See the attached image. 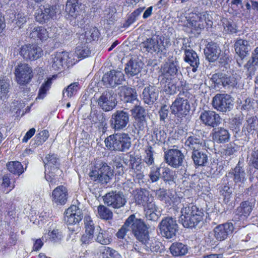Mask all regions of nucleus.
<instances>
[{
  "label": "nucleus",
  "instance_id": "ea45409f",
  "mask_svg": "<svg viewBox=\"0 0 258 258\" xmlns=\"http://www.w3.org/2000/svg\"><path fill=\"white\" fill-rule=\"evenodd\" d=\"M142 63L136 59H131L126 64L124 71L128 76H134L138 75L142 68Z\"/></svg>",
  "mask_w": 258,
  "mask_h": 258
},
{
  "label": "nucleus",
  "instance_id": "393cba45",
  "mask_svg": "<svg viewBox=\"0 0 258 258\" xmlns=\"http://www.w3.org/2000/svg\"><path fill=\"white\" fill-rule=\"evenodd\" d=\"M234 47L236 54L238 55L237 61L240 66L242 60L249 54L250 50V45L249 42L242 39H237L234 44Z\"/></svg>",
  "mask_w": 258,
  "mask_h": 258
},
{
  "label": "nucleus",
  "instance_id": "4d7b16f0",
  "mask_svg": "<svg viewBox=\"0 0 258 258\" xmlns=\"http://www.w3.org/2000/svg\"><path fill=\"white\" fill-rule=\"evenodd\" d=\"M10 80L8 79L4 78L0 80V99H2L5 97L10 88Z\"/></svg>",
  "mask_w": 258,
  "mask_h": 258
},
{
  "label": "nucleus",
  "instance_id": "6e6d98bb",
  "mask_svg": "<svg viewBox=\"0 0 258 258\" xmlns=\"http://www.w3.org/2000/svg\"><path fill=\"white\" fill-rule=\"evenodd\" d=\"M98 213L99 217L104 220L111 219L113 216L111 211L103 205L98 206Z\"/></svg>",
  "mask_w": 258,
  "mask_h": 258
},
{
  "label": "nucleus",
  "instance_id": "2eb2a0df",
  "mask_svg": "<svg viewBox=\"0 0 258 258\" xmlns=\"http://www.w3.org/2000/svg\"><path fill=\"white\" fill-rule=\"evenodd\" d=\"M116 96L112 90L104 91L97 99L98 106L105 112L113 110L117 105Z\"/></svg>",
  "mask_w": 258,
  "mask_h": 258
},
{
  "label": "nucleus",
  "instance_id": "a18cd8bd",
  "mask_svg": "<svg viewBox=\"0 0 258 258\" xmlns=\"http://www.w3.org/2000/svg\"><path fill=\"white\" fill-rule=\"evenodd\" d=\"M91 51L89 47L88 43L81 42L76 47L75 55L79 58L83 59L90 56Z\"/></svg>",
  "mask_w": 258,
  "mask_h": 258
},
{
  "label": "nucleus",
  "instance_id": "49530a36",
  "mask_svg": "<svg viewBox=\"0 0 258 258\" xmlns=\"http://www.w3.org/2000/svg\"><path fill=\"white\" fill-rule=\"evenodd\" d=\"M100 33L96 27H91L85 31L84 34L80 36V39H85L87 43L95 40L99 37Z\"/></svg>",
  "mask_w": 258,
  "mask_h": 258
},
{
  "label": "nucleus",
  "instance_id": "a211bd4d",
  "mask_svg": "<svg viewBox=\"0 0 258 258\" xmlns=\"http://www.w3.org/2000/svg\"><path fill=\"white\" fill-rule=\"evenodd\" d=\"M20 54L26 61L35 60L43 55L42 48L36 44H27L21 46Z\"/></svg>",
  "mask_w": 258,
  "mask_h": 258
},
{
  "label": "nucleus",
  "instance_id": "c03bdc74",
  "mask_svg": "<svg viewBox=\"0 0 258 258\" xmlns=\"http://www.w3.org/2000/svg\"><path fill=\"white\" fill-rule=\"evenodd\" d=\"M30 37L35 40L40 39L41 41H44L49 37V36L46 29L41 26H38L32 29Z\"/></svg>",
  "mask_w": 258,
  "mask_h": 258
},
{
  "label": "nucleus",
  "instance_id": "13d9d810",
  "mask_svg": "<svg viewBox=\"0 0 258 258\" xmlns=\"http://www.w3.org/2000/svg\"><path fill=\"white\" fill-rule=\"evenodd\" d=\"M155 194L157 198L160 201H166L167 198H169L172 201V200L171 198H173L174 200H179V198L176 196L174 198V196H172V194L168 195L166 189L164 188H160L159 189L156 190Z\"/></svg>",
  "mask_w": 258,
  "mask_h": 258
},
{
  "label": "nucleus",
  "instance_id": "412c9836",
  "mask_svg": "<svg viewBox=\"0 0 258 258\" xmlns=\"http://www.w3.org/2000/svg\"><path fill=\"white\" fill-rule=\"evenodd\" d=\"M211 80L214 84L215 87L218 88H220L221 86L225 88L234 87L237 84V81L235 77L222 73L213 74Z\"/></svg>",
  "mask_w": 258,
  "mask_h": 258
},
{
  "label": "nucleus",
  "instance_id": "de8ad7c7",
  "mask_svg": "<svg viewBox=\"0 0 258 258\" xmlns=\"http://www.w3.org/2000/svg\"><path fill=\"white\" fill-rule=\"evenodd\" d=\"M49 137V133L47 130H43L39 133L35 138L31 141L32 146L36 147L41 145L45 142Z\"/></svg>",
  "mask_w": 258,
  "mask_h": 258
},
{
  "label": "nucleus",
  "instance_id": "dca6fc26",
  "mask_svg": "<svg viewBox=\"0 0 258 258\" xmlns=\"http://www.w3.org/2000/svg\"><path fill=\"white\" fill-rule=\"evenodd\" d=\"M130 114L124 110H117L110 118L111 127L114 131H120L125 128L129 123Z\"/></svg>",
  "mask_w": 258,
  "mask_h": 258
},
{
  "label": "nucleus",
  "instance_id": "f3484780",
  "mask_svg": "<svg viewBox=\"0 0 258 258\" xmlns=\"http://www.w3.org/2000/svg\"><path fill=\"white\" fill-rule=\"evenodd\" d=\"M15 75L17 82L20 85L28 84L33 77L32 68L27 63H20L16 68Z\"/></svg>",
  "mask_w": 258,
  "mask_h": 258
},
{
  "label": "nucleus",
  "instance_id": "37998d69",
  "mask_svg": "<svg viewBox=\"0 0 258 258\" xmlns=\"http://www.w3.org/2000/svg\"><path fill=\"white\" fill-rule=\"evenodd\" d=\"M169 249L171 254L174 256H182L188 252L187 246L180 242L173 243Z\"/></svg>",
  "mask_w": 258,
  "mask_h": 258
},
{
  "label": "nucleus",
  "instance_id": "e2e57ef3",
  "mask_svg": "<svg viewBox=\"0 0 258 258\" xmlns=\"http://www.w3.org/2000/svg\"><path fill=\"white\" fill-rule=\"evenodd\" d=\"M103 258H120V255L115 250L109 247H104L102 251Z\"/></svg>",
  "mask_w": 258,
  "mask_h": 258
},
{
  "label": "nucleus",
  "instance_id": "7ed1b4c3",
  "mask_svg": "<svg viewBox=\"0 0 258 258\" xmlns=\"http://www.w3.org/2000/svg\"><path fill=\"white\" fill-rule=\"evenodd\" d=\"M169 44L168 38L163 36L154 35L143 42L141 44V47L145 51L161 58L166 56L167 48Z\"/></svg>",
  "mask_w": 258,
  "mask_h": 258
},
{
  "label": "nucleus",
  "instance_id": "aec40b11",
  "mask_svg": "<svg viewBox=\"0 0 258 258\" xmlns=\"http://www.w3.org/2000/svg\"><path fill=\"white\" fill-rule=\"evenodd\" d=\"M164 158L169 166L177 168L182 165L185 157L180 150L170 149L164 151Z\"/></svg>",
  "mask_w": 258,
  "mask_h": 258
},
{
  "label": "nucleus",
  "instance_id": "f03ea898",
  "mask_svg": "<svg viewBox=\"0 0 258 258\" xmlns=\"http://www.w3.org/2000/svg\"><path fill=\"white\" fill-rule=\"evenodd\" d=\"M203 216L202 209L189 204L181 208L180 221L184 227L195 228L203 223Z\"/></svg>",
  "mask_w": 258,
  "mask_h": 258
},
{
  "label": "nucleus",
  "instance_id": "58836bf2",
  "mask_svg": "<svg viewBox=\"0 0 258 258\" xmlns=\"http://www.w3.org/2000/svg\"><path fill=\"white\" fill-rule=\"evenodd\" d=\"M194 12L193 14L196 15L200 23L204 25L205 28L208 29L212 27L213 23V18L208 11L200 12L195 9Z\"/></svg>",
  "mask_w": 258,
  "mask_h": 258
},
{
  "label": "nucleus",
  "instance_id": "603ef678",
  "mask_svg": "<svg viewBox=\"0 0 258 258\" xmlns=\"http://www.w3.org/2000/svg\"><path fill=\"white\" fill-rule=\"evenodd\" d=\"M138 103H135L134 108L131 109L132 115L136 119L146 118L147 113L145 109L138 105Z\"/></svg>",
  "mask_w": 258,
  "mask_h": 258
},
{
  "label": "nucleus",
  "instance_id": "72a5a7b5",
  "mask_svg": "<svg viewBox=\"0 0 258 258\" xmlns=\"http://www.w3.org/2000/svg\"><path fill=\"white\" fill-rule=\"evenodd\" d=\"M211 135L213 141L217 144H224L228 142L230 137L229 131L222 127H215Z\"/></svg>",
  "mask_w": 258,
  "mask_h": 258
},
{
  "label": "nucleus",
  "instance_id": "338daca9",
  "mask_svg": "<svg viewBox=\"0 0 258 258\" xmlns=\"http://www.w3.org/2000/svg\"><path fill=\"white\" fill-rule=\"evenodd\" d=\"M146 155L143 159L144 161L148 165H151L154 162V158L153 157L154 151L151 146H149L145 150Z\"/></svg>",
  "mask_w": 258,
  "mask_h": 258
},
{
  "label": "nucleus",
  "instance_id": "e433bc0d",
  "mask_svg": "<svg viewBox=\"0 0 258 258\" xmlns=\"http://www.w3.org/2000/svg\"><path fill=\"white\" fill-rule=\"evenodd\" d=\"M258 128V118L255 115H247L246 122L244 124L242 131L246 135L253 134Z\"/></svg>",
  "mask_w": 258,
  "mask_h": 258
},
{
  "label": "nucleus",
  "instance_id": "9b49d317",
  "mask_svg": "<svg viewBox=\"0 0 258 258\" xmlns=\"http://www.w3.org/2000/svg\"><path fill=\"white\" fill-rule=\"evenodd\" d=\"M56 5L45 4L41 5L35 12V17L37 22L40 24L47 23L51 20L56 18V15L58 13Z\"/></svg>",
  "mask_w": 258,
  "mask_h": 258
},
{
  "label": "nucleus",
  "instance_id": "680f3d73",
  "mask_svg": "<svg viewBox=\"0 0 258 258\" xmlns=\"http://www.w3.org/2000/svg\"><path fill=\"white\" fill-rule=\"evenodd\" d=\"M161 167L153 166L150 170L149 177L152 182L158 181L161 178Z\"/></svg>",
  "mask_w": 258,
  "mask_h": 258
},
{
  "label": "nucleus",
  "instance_id": "052dcab7",
  "mask_svg": "<svg viewBox=\"0 0 258 258\" xmlns=\"http://www.w3.org/2000/svg\"><path fill=\"white\" fill-rule=\"evenodd\" d=\"M187 25V27L191 28L192 31H195L198 34H200L205 28L204 25L203 24H201L198 19L188 20Z\"/></svg>",
  "mask_w": 258,
  "mask_h": 258
},
{
  "label": "nucleus",
  "instance_id": "f704fd0d",
  "mask_svg": "<svg viewBox=\"0 0 258 258\" xmlns=\"http://www.w3.org/2000/svg\"><path fill=\"white\" fill-rule=\"evenodd\" d=\"M158 95V90L155 87L150 85L143 90L142 99L146 104L152 105L157 100Z\"/></svg>",
  "mask_w": 258,
  "mask_h": 258
},
{
  "label": "nucleus",
  "instance_id": "c9c22d12",
  "mask_svg": "<svg viewBox=\"0 0 258 258\" xmlns=\"http://www.w3.org/2000/svg\"><path fill=\"white\" fill-rule=\"evenodd\" d=\"M184 54V61L192 67V71L194 72H196L200 64V59L197 53L192 49H185Z\"/></svg>",
  "mask_w": 258,
  "mask_h": 258
},
{
  "label": "nucleus",
  "instance_id": "1a4fd4ad",
  "mask_svg": "<svg viewBox=\"0 0 258 258\" xmlns=\"http://www.w3.org/2000/svg\"><path fill=\"white\" fill-rule=\"evenodd\" d=\"M113 175L112 170L107 163L98 161L94 166V169L89 173L92 180L102 184H106Z\"/></svg>",
  "mask_w": 258,
  "mask_h": 258
},
{
  "label": "nucleus",
  "instance_id": "a878e982",
  "mask_svg": "<svg viewBox=\"0 0 258 258\" xmlns=\"http://www.w3.org/2000/svg\"><path fill=\"white\" fill-rule=\"evenodd\" d=\"M200 119L205 125L213 128L218 126L221 122L219 114L212 110H204L202 112Z\"/></svg>",
  "mask_w": 258,
  "mask_h": 258
},
{
  "label": "nucleus",
  "instance_id": "9d476101",
  "mask_svg": "<svg viewBox=\"0 0 258 258\" xmlns=\"http://www.w3.org/2000/svg\"><path fill=\"white\" fill-rule=\"evenodd\" d=\"M158 228L162 236L167 239L175 237L178 231V225L176 218L170 216L162 218Z\"/></svg>",
  "mask_w": 258,
  "mask_h": 258
},
{
  "label": "nucleus",
  "instance_id": "09e8293b",
  "mask_svg": "<svg viewBox=\"0 0 258 258\" xmlns=\"http://www.w3.org/2000/svg\"><path fill=\"white\" fill-rule=\"evenodd\" d=\"M7 167L11 173L15 175H20L24 171L23 165L19 161L9 162L7 164Z\"/></svg>",
  "mask_w": 258,
  "mask_h": 258
},
{
  "label": "nucleus",
  "instance_id": "423d86ee",
  "mask_svg": "<svg viewBox=\"0 0 258 258\" xmlns=\"http://www.w3.org/2000/svg\"><path fill=\"white\" fill-rule=\"evenodd\" d=\"M83 218V211L76 205H71L64 213V223L68 226L69 231L72 233L79 231V223Z\"/></svg>",
  "mask_w": 258,
  "mask_h": 258
},
{
  "label": "nucleus",
  "instance_id": "f8f14e48",
  "mask_svg": "<svg viewBox=\"0 0 258 258\" xmlns=\"http://www.w3.org/2000/svg\"><path fill=\"white\" fill-rule=\"evenodd\" d=\"M212 105L217 111L226 112L232 109L233 100L229 94H217L212 99Z\"/></svg>",
  "mask_w": 258,
  "mask_h": 258
},
{
  "label": "nucleus",
  "instance_id": "79ce46f5",
  "mask_svg": "<svg viewBox=\"0 0 258 258\" xmlns=\"http://www.w3.org/2000/svg\"><path fill=\"white\" fill-rule=\"evenodd\" d=\"M153 197L150 194L149 191L145 189L141 188L137 192L135 196V199L137 204L143 207L146 205L150 200H152Z\"/></svg>",
  "mask_w": 258,
  "mask_h": 258
},
{
  "label": "nucleus",
  "instance_id": "f257e3e1",
  "mask_svg": "<svg viewBox=\"0 0 258 258\" xmlns=\"http://www.w3.org/2000/svg\"><path fill=\"white\" fill-rule=\"evenodd\" d=\"M149 228L142 219L137 218L133 214L126 219L116 235L117 238L122 239L131 230L136 239L141 243L147 251L158 252L160 249L159 242L150 236Z\"/></svg>",
  "mask_w": 258,
  "mask_h": 258
},
{
  "label": "nucleus",
  "instance_id": "6ab92c4d",
  "mask_svg": "<svg viewBox=\"0 0 258 258\" xmlns=\"http://www.w3.org/2000/svg\"><path fill=\"white\" fill-rule=\"evenodd\" d=\"M105 204L115 209H118L124 206L126 200L122 192L112 191L107 193L103 197Z\"/></svg>",
  "mask_w": 258,
  "mask_h": 258
},
{
  "label": "nucleus",
  "instance_id": "2f4dec72",
  "mask_svg": "<svg viewBox=\"0 0 258 258\" xmlns=\"http://www.w3.org/2000/svg\"><path fill=\"white\" fill-rule=\"evenodd\" d=\"M69 58L68 52H57L51 55L50 59L51 68L54 71H60L64 63H66Z\"/></svg>",
  "mask_w": 258,
  "mask_h": 258
},
{
  "label": "nucleus",
  "instance_id": "c756f323",
  "mask_svg": "<svg viewBox=\"0 0 258 258\" xmlns=\"http://www.w3.org/2000/svg\"><path fill=\"white\" fill-rule=\"evenodd\" d=\"M129 162L130 172H132L133 176L139 180L142 179L144 175L143 172V165L141 160L133 155H130Z\"/></svg>",
  "mask_w": 258,
  "mask_h": 258
},
{
  "label": "nucleus",
  "instance_id": "bb28decb",
  "mask_svg": "<svg viewBox=\"0 0 258 258\" xmlns=\"http://www.w3.org/2000/svg\"><path fill=\"white\" fill-rule=\"evenodd\" d=\"M118 89L119 90L118 95L123 102L135 104L139 102L135 89L126 86H121Z\"/></svg>",
  "mask_w": 258,
  "mask_h": 258
},
{
  "label": "nucleus",
  "instance_id": "bf43d9fd",
  "mask_svg": "<svg viewBox=\"0 0 258 258\" xmlns=\"http://www.w3.org/2000/svg\"><path fill=\"white\" fill-rule=\"evenodd\" d=\"M80 89L79 82H74L69 85L63 92V96L64 97V93H67L68 97H71L76 94Z\"/></svg>",
  "mask_w": 258,
  "mask_h": 258
},
{
  "label": "nucleus",
  "instance_id": "20e7f679",
  "mask_svg": "<svg viewBox=\"0 0 258 258\" xmlns=\"http://www.w3.org/2000/svg\"><path fill=\"white\" fill-rule=\"evenodd\" d=\"M104 142L108 150L120 152L128 150L132 145L131 137L124 133L110 135L105 139Z\"/></svg>",
  "mask_w": 258,
  "mask_h": 258
},
{
  "label": "nucleus",
  "instance_id": "5701e85b",
  "mask_svg": "<svg viewBox=\"0 0 258 258\" xmlns=\"http://www.w3.org/2000/svg\"><path fill=\"white\" fill-rule=\"evenodd\" d=\"M84 8V6L82 5L81 0H67L66 11L77 21L83 18Z\"/></svg>",
  "mask_w": 258,
  "mask_h": 258
},
{
  "label": "nucleus",
  "instance_id": "69168bd1",
  "mask_svg": "<svg viewBox=\"0 0 258 258\" xmlns=\"http://www.w3.org/2000/svg\"><path fill=\"white\" fill-rule=\"evenodd\" d=\"M243 120L242 114H236L234 117L230 119V124L231 127L235 130H239V126L242 124Z\"/></svg>",
  "mask_w": 258,
  "mask_h": 258
},
{
  "label": "nucleus",
  "instance_id": "b1692460",
  "mask_svg": "<svg viewBox=\"0 0 258 258\" xmlns=\"http://www.w3.org/2000/svg\"><path fill=\"white\" fill-rule=\"evenodd\" d=\"M231 222H226L216 226L213 229L214 236L219 242L224 241L231 234L234 230Z\"/></svg>",
  "mask_w": 258,
  "mask_h": 258
},
{
  "label": "nucleus",
  "instance_id": "3c124183",
  "mask_svg": "<svg viewBox=\"0 0 258 258\" xmlns=\"http://www.w3.org/2000/svg\"><path fill=\"white\" fill-rule=\"evenodd\" d=\"M122 158L120 155L114 156L112 158L113 167L117 174L122 175L125 171L124 167L122 163Z\"/></svg>",
  "mask_w": 258,
  "mask_h": 258
},
{
  "label": "nucleus",
  "instance_id": "7c9ffc66",
  "mask_svg": "<svg viewBox=\"0 0 258 258\" xmlns=\"http://www.w3.org/2000/svg\"><path fill=\"white\" fill-rule=\"evenodd\" d=\"M68 195L66 187L63 185L58 186L52 192V201L56 205H64L67 202Z\"/></svg>",
  "mask_w": 258,
  "mask_h": 258
},
{
  "label": "nucleus",
  "instance_id": "473e14b6",
  "mask_svg": "<svg viewBox=\"0 0 258 258\" xmlns=\"http://www.w3.org/2000/svg\"><path fill=\"white\" fill-rule=\"evenodd\" d=\"M221 50L219 45L215 42H209L204 49L206 59L210 62H215L219 58Z\"/></svg>",
  "mask_w": 258,
  "mask_h": 258
},
{
  "label": "nucleus",
  "instance_id": "6e6552de",
  "mask_svg": "<svg viewBox=\"0 0 258 258\" xmlns=\"http://www.w3.org/2000/svg\"><path fill=\"white\" fill-rule=\"evenodd\" d=\"M179 70V61L176 57L169 56L161 69V74L159 77L161 83L173 80L178 76Z\"/></svg>",
  "mask_w": 258,
  "mask_h": 258
},
{
  "label": "nucleus",
  "instance_id": "ddd939ff",
  "mask_svg": "<svg viewBox=\"0 0 258 258\" xmlns=\"http://www.w3.org/2000/svg\"><path fill=\"white\" fill-rule=\"evenodd\" d=\"M225 176L228 178L229 177L232 178L235 185L238 186L239 191L243 192L247 178L245 171L244 168L241 166L240 162L234 168H232Z\"/></svg>",
  "mask_w": 258,
  "mask_h": 258
},
{
  "label": "nucleus",
  "instance_id": "4468645a",
  "mask_svg": "<svg viewBox=\"0 0 258 258\" xmlns=\"http://www.w3.org/2000/svg\"><path fill=\"white\" fill-rule=\"evenodd\" d=\"M255 203V200L253 198L242 202L235 212L233 220L235 222L244 221L252 212Z\"/></svg>",
  "mask_w": 258,
  "mask_h": 258
},
{
  "label": "nucleus",
  "instance_id": "cd10ccee",
  "mask_svg": "<svg viewBox=\"0 0 258 258\" xmlns=\"http://www.w3.org/2000/svg\"><path fill=\"white\" fill-rule=\"evenodd\" d=\"M217 186H219L218 189L220 195L223 197L224 202L226 204H228L231 201L233 189L228 177H223L221 183Z\"/></svg>",
  "mask_w": 258,
  "mask_h": 258
},
{
  "label": "nucleus",
  "instance_id": "39448f33",
  "mask_svg": "<svg viewBox=\"0 0 258 258\" xmlns=\"http://www.w3.org/2000/svg\"><path fill=\"white\" fill-rule=\"evenodd\" d=\"M45 164V178L49 182V185H54L57 182V174L61 172L59 169L60 160L54 154H48L43 160Z\"/></svg>",
  "mask_w": 258,
  "mask_h": 258
},
{
  "label": "nucleus",
  "instance_id": "0eeeda50",
  "mask_svg": "<svg viewBox=\"0 0 258 258\" xmlns=\"http://www.w3.org/2000/svg\"><path fill=\"white\" fill-rule=\"evenodd\" d=\"M187 95L190 94L187 91L180 92L170 106L171 113L177 118L182 119L189 113L190 105Z\"/></svg>",
  "mask_w": 258,
  "mask_h": 258
},
{
  "label": "nucleus",
  "instance_id": "a19ab883",
  "mask_svg": "<svg viewBox=\"0 0 258 258\" xmlns=\"http://www.w3.org/2000/svg\"><path fill=\"white\" fill-rule=\"evenodd\" d=\"M258 66V46L256 47L252 53L251 59L244 65V68L247 70L250 76L253 75Z\"/></svg>",
  "mask_w": 258,
  "mask_h": 258
},
{
  "label": "nucleus",
  "instance_id": "4c0bfd02",
  "mask_svg": "<svg viewBox=\"0 0 258 258\" xmlns=\"http://www.w3.org/2000/svg\"><path fill=\"white\" fill-rule=\"evenodd\" d=\"M191 157L196 166H206L208 163L207 152L201 150L192 152Z\"/></svg>",
  "mask_w": 258,
  "mask_h": 258
},
{
  "label": "nucleus",
  "instance_id": "5fc2aeb1",
  "mask_svg": "<svg viewBox=\"0 0 258 258\" xmlns=\"http://www.w3.org/2000/svg\"><path fill=\"white\" fill-rule=\"evenodd\" d=\"M52 84V79L49 78L45 81L41 86L36 99H43L47 91L49 90Z\"/></svg>",
  "mask_w": 258,
  "mask_h": 258
},
{
  "label": "nucleus",
  "instance_id": "0e129e2a",
  "mask_svg": "<svg viewBox=\"0 0 258 258\" xmlns=\"http://www.w3.org/2000/svg\"><path fill=\"white\" fill-rule=\"evenodd\" d=\"M48 235L50 240L53 243L60 241L63 238L61 232L57 229H54L51 231H49Z\"/></svg>",
  "mask_w": 258,
  "mask_h": 258
},
{
  "label": "nucleus",
  "instance_id": "c85d7f7f",
  "mask_svg": "<svg viewBox=\"0 0 258 258\" xmlns=\"http://www.w3.org/2000/svg\"><path fill=\"white\" fill-rule=\"evenodd\" d=\"M205 142L203 138L197 134H192L187 137L184 146L187 150L194 152L201 150L204 146Z\"/></svg>",
  "mask_w": 258,
  "mask_h": 258
},
{
  "label": "nucleus",
  "instance_id": "8fccbe9b",
  "mask_svg": "<svg viewBox=\"0 0 258 258\" xmlns=\"http://www.w3.org/2000/svg\"><path fill=\"white\" fill-rule=\"evenodd\" d=\"M95 241L102 245H107L110 242V238L108 233L99 228V230L95 236Z\"/></svg>",
  "mask_w": 258,
  "mask_h": 258
},
{
  "label": "nucleus",
  "instance_id": "774afa93",
  "mask_svg": "<svg viewBox=\"0 0 258 258\" xmlns=\"http://www.w3.org/2000/svg\"><path fill=\"white\" fill-rule=\"evenodd\" d=\"M152 136L155 138L157 141L161 143H164L166 138V134L163 130L154 128Z\"/></svg>",
  "mask_w": 258,
  "mask_h": 258
},
{
  "label": "nucleus",
  "instance_id": "4be33fe9",
  "mask_svg": "<svg viewBox=\"0 0 258 258\" xmlns=\"http://www.w3.org/2000/svg\"><path fill=\"white\" fill-rule=\"evenodd\" d=\"M124 80V75L119 71L111 70L103 76L102 81L107 87H115Z\"/></svg>",
  "mask_w": 258,
  "mask_h": 258
},
{
  "label": "nucleus",
  "instance_id": "864d4df0",
  "mask_svg": "<svg viewBox=\"0 0 258 258\" xmlns=\"http://www.w3.org/2000/svg\"><path fill=\"white\" fill-rule=\"evenodd\" d=\"M161 178L165 182L173 181L174 172L168 167H161Z\"/></svg>",
  "mask_w": 258,
  "mask_h": 258
}]
</instances>
